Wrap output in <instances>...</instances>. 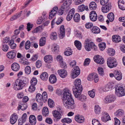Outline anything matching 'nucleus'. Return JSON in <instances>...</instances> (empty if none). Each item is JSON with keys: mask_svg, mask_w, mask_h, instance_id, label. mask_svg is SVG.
<instances>
[{"mask_svg": "<svg viewBox=\"0 0 125 125\" xmlns=\"http://www.w3.org/2000/svg\"><path fill=\"white\" fill-rule=\"evenodd\" d=\"M115 99V96L114 95H109L106 97L104 100V102L105 104L111 103L113 102Z\"/></svg>", "mask_w": 125, "mask_h": 125, "instance_id": "nucleus-8", "label": "nucleus"}, {"mask_svg": "<svg viewBox=\"0 0 125 125\" xmlns=\"http://www.w3.org/2000/svg\"><path fill=\"white\" fill-rule=\"evenodd\" d=\"M63 18L62 17H60L59 18L58 20L56 22V23L57 25H58L61 24L63 21Z\"/></svg>", "mask_w": 125, "mask_h": 125, "instance_id": "nucleus-61", "label": "nucleus"}, {"mask_svg": "<svg viewBox=\"0 0 125 125\" xmlns=\"http://www.w3.org/2000/svg\"><path fill=\"white\" fill-rule=\"evenodd\" d=\"M65 8V7H64L63 5H62L61 6V8L58 10V14L60 15L63 14Z\"/></svg>", "mask_w": 125, "mask_h": 125, "instance_id": "nucleus-45", "label": "nucleus"}, {"mask_svg": "<svg viewBox=\"0 0 125 125\" xmlns=\"http://www.w3.org/2000/svg\"><path fill=\"white\" fill-rule=\"evenodd\" d=\"M89 17L91 20L93 21H95L96 20L97 15L95 11H93L90 13Z\"/></svg>", "mask_w": 125, "mask_h": 125, "instance_id": "nucleus-11", "label": "nucleus"}, {"mask_svg": "<svg viewBox=\"0 0 125 125\" xmlns=\"http://www.w3.org/2000/svg\"><path fill=\"white\" fill-rule=\"evenodd\" d=\"M40 77L43 80L46 81L48 78V75L46 72L42 73L40 75Z\"/></svg>", "mask_w": 125, "mask_h": 125, "instance_id": "nucleus-31", "label": "nucleus"}, {"mask_svg": "<svg viewBox=\"0 0 125 125\" xmlns=\"http://www.w3.org/2000/svg\"><path fill=\"white\" fill-rule=\"evenodd\" d=\"M115 94L118 97L125 95V90L123 87L117 86L115 88Z\"/></svg>", "mask_w": 125, "mask_h": 125, "instance_id": "nucleus-3", "label": "nucleus"}, {"mask_svg": "<svg viewBox=\"0 0 125 125\" xmlns=\"http://www.w3.org/2000/svg\"><path fill=\"white\" fill-rule=\"evenodd\" d=\"M107 64L108 67L112 68L116 67L117 65V63L114 58L110 57L107 60Z\"/></svg>", "mask_w": 125, "mask_h": 125, "instance_id": "nucleus-4", "label": "nucleus"}, {"mask_svg": "<svg viewBox=\"0 0 125 125\" xmlns=\"http://www.w3.org/2000/svg\"><path fill=\"white\" fill-rule=\"evenodd\" d=\"M72 3L71 0H66L63 3L62 5L66 8L69 6Z\"/></svg>", "mask_w": 125, "mask_h": 125, "instance_id": "nucleus-43", "label": "nucleus"}, {"mask_svg": "<svg viewBox=\"0 0 125 125\" xmlns=\"http://www.w3.org/2000/svg\"><path fill=\"white\" fill-rule=\"evenodd\" d=\"M80 73V70L79 67L76 66L73 67L72 72L71 73V77L74 79L77 77Z\"/></svg>", "mask_w": 125, "mask_h": 125, "instance_id": "nucleus-6", "label": "nucleus"}, {"mask_svg": "<svg viewBox=\"0 0 125 125\" xmlns=\"http://www.w3.org/2000/svg\"><path fill=\"white\" fill-rule=\"evenodd\" d=\"M99 48L101 50H103L106 47V44L105 43L102 42L99 44Z\"/></svg>", "mask_w": 125, "mask_h": 125, "instance_id": "nucleus-50", "label": "nucleus"}, {"mask_svg": "<svg viewBox=\"0 0 125 125\" xmlns=\"http://www.w3.org/2000/svg\"><path fill=\"white\" fill-rule=\"evenodd\" d=\"M75 120L79 123H82L84 121L85 119L84 117L78 115H76L75 117Z\"/></svg>", "mask_w": 125, "mask_h": 125, "instance_id": "nucleus-25", "label": "nucleus"}, {"mask_svg": "<svg viewBox=\"0 0 125 125\" xmlns=\"http://www.w3.org/2000/svg\"><path fill=\"white\" fill-rule=\"evenodd\" d=\"M92 32L93 33L98 34L100 32V29L97 27L94 26L91 29Z\"/></svg>", "mask_w": 125, "mask_h": 125, "instance_id": "nucleus-28", "label": "nucleus"}, {"mask_svg": "<svg viewBox=\"0 0 125 125\" xmlns=\"http://www.w3.org/2000/svg\"><path fill=\"white\" fill-rule=\"evenodd\" d=\"M37 80L35 77H33L31 81V84L35 86L37 84Z\"/></svg>", "mask_w": 125, "mask_h": 125, "instance_id": "nucleus-51", "label": "nucleus"}, {"mask_svg": "<svg viewBox=\"0 0 125 125\" xmlns=\"http://www.w3.org/2000/svg\"><path fill=\"white\" fill-rule=\"evenodd\" d=\"M102 114L103 116L101 118V120L105 122L110 120L109 116L106 112H103Z\"/></svg>", "mask_w": 125, "mask_h": 125, "instance_id": "nucleus-12", "label": "nucleus"}, {"mask_svg": "<svg viewBox=\"0 0 125 125\" xmlns=\"http://www.w3.org/2000/svg\"><path fill=\"white\" fill-rule=\"evenodd\" d=\"M35 89V85L31 84L29 87L28 91L30 92H32L34 91Z\"/></svg>", "mask_w": 125, "mask_h": 125, "instance_id": "nucleus-58", "label": "nucleus"}, {"mask_svg": "<svg viewBox=\"0 0 125 125\" xmlns=\"http://www.w3.org/2000/svg\"><path fill=\"white\" fill-rule=\"evenodd\" d=\"M96 5L94 2L92 1L89 4V8L90 10H94L96 9Z\"/></svg>", "mask_w": 125, "mask_h": 125, "instance_id": "nucleus-34", "label": "nucleus"}, {"mask_svg": "<svg viewBox=\"0 0 125 125\" xmlns=\"http://www.w3.org/2000/svg\"><path fill=\"white\" fill-rule=\"evenodd\" d=\"M93 26V24L91 23H87L85 24V27L87 29H91Z\"/></svg>", "mask_w": 125, "mask_h": 125, "instance_id": "nucleus-57", "label": "nucleus"}, {"mask_svg": "<svg viewBox=\"0 0 125 125\" xmlns=\"http://www.w3.org/2000/svg\"><path fill=\"white\" fill-rule=\"evenodd\" d=\"M46 41V37H41L39 41V45L40 46H44L45 44Z\"/></svg>", "mask_w": 125, "mask_h": 125, "instance_id": "nucleus-33", "label": "nucleus"}, {"mask_svg": "<svg viewBox=\"0 0 125 125\" xmlns=\"http://www.w3.org/2000/svg\"><path fill=\"white\" fill-rule=\"evenodd\" d=\"M94 61L97 63L101 64L104 63V59L102 56L99 55H95L93 58Z\"/></svg>", "mask_w": 125, "mask_h": 125, "instance_id": "nucleus-7", "label": "nucleus"}, {"mask_svg": "<svg viewBox=\"0 0 125 125\" xmlns=\"http://www.w3.org/2000/svg\"><path fill=\"white\" fill-rule=\"evenodd\" d=\"M49 113L48 108L47 107H44L42 110V114L43 116H48Z\"/></svg>", "mask_w": 125, "mask_h": 125, "instance_id": "nucleus-36", "label": "nucleus"}, {"mask_svg": "<svg viewBox=\"0 0 125 125\" xmlns=\"http://www.w3.org/2000/svg\"><path fill=\"white\" fill-rule=\"evenodd\" d=\"M62 100L64 106L69 109H74L75 106L74 105V100L72 97L71 92L67 89H64L62 94Z\"/></svg>", "mask_w": 125, "mask_h": 125, "instance_id": "nucleus-1", "label": "nucleus"}, {"mask_svg": "<svg viewBox=\"0 0 125 125\" xmlns=\"http://www.w3.org/2000/svg\"><path fill=\"white\" fill-rule=\"evenodd\" d=\"M16 55V52L14 51H12L9 52L7 54V57L10 59L14 58Z\"/></svg>", "mask_w": 125, "mask_h": 125, "instance_id": "nucleus-18", "label": "nucleus"}, {"mask_svg": "<svg viewBox=\"0 0 125 125\" xmlns=\"http://www.w3.org/2000/svg\"><path fill=\"white\" fill-rule=\"evenodd\" d=\"M44 59L45 61L47 63L51 62L53 60L52 57L51 55H48L45 56Z\"/></svg>", "mask_w": 125, "mask_h": 125, "instance_id": "nucleus-30", "label": "nucleus"}, {"mask_svg": "<svg viewBox=\"0 0 125 125\" xmlns=\"http://www.w3.org/2000/svg\"><path fill=\"white\" fill-rule=\"evenodd\" d=\"M85 6L83 4L80 5L78 7L79 11L80 12H82L85 10Z\"/></svg>", "mask_w": 125, "mask_h": 125, "instance_id": "nucleus-62", "label": "nucleus"}, {"mask_svg": "<svg viewBox=\"0 0 125 125\" xmlns=\"http://www.w3.org/2000/svg\"><path fill=\"white\" fill-rule=\"evenodd\" d=\"M36 100L39 103V106H42L43 105V99L42 95L40 93L37 94L36 97Z\"/></svg>", "mask_w": 125, "mask_h": 125, "instance_id": "nucleus-9", "label": "nucleus"}, {"mask_svg": "<svg viewBox=\"0 0 125 125\" xmlns=\"http://www.w3.org/2000/svg\"><path fill=\"white\" fill-rule=\"evenodd\" d=\"M94 90L93 89L92 90L89 91L88 92V94L89 96L92 98H93L94 97L95 93L94 91Z\"/></svg>", "mask_w": 125, "mask_h": 125, "instance_id": "nucleus-54", "label": "nucleus"}, {"mask_svg": "<svg viewBox=\"0 0 125 125\" xmlns=\"http://www.w3.org/2000/svg\"><path fill=\"white\" fill-rule=\"evenodd\" d=\"M27 105L24 103H22L21 105H19L18 107V110H19L21 109L22 110H25L27 108Z\"/></svg>", "mask_w": 125, "mask_h": 125, "instance_id": "nucleus-35", "label": "nucleus"}, {"mask_svg": "<svg viewBox=\"0 0 125 125\" xmlns=\"http://www.w3.org/2000/svg\"><path fill=\"white\" fill-rule=\"evenodd\" d=\"M74 84L76 89H83L82 85L81 84V81L80 79H76L74 82Z\"/></svg>", "mask_w": 125, "mask_h": 125, "instance_id": "nucleus-13", "label": "nucleus"}, {"mask_svg": "<svg viewBox=\"0 0 125 125\" xmlns=\"http://www.w3.org/2000/svg\"><path fill=\"white\" fill-rule=\"evenodd\" d=\"M112 40L114 42L118 43L121 41V39L119 35H113L112 37Z\"/></svg>", "mask_w": 125, "mask_h": 125, "instance_id": "nucleus-27", "label": "nucleus"}, {"mask_svg": "<svg viewBox=\"0 0 125 125\" xmlns=\"http://www.w3.org/2000/svg\"><path fill=\"white\" fill-rule=\"evenodd\" d=\"M30 42L29 41H27L25 43V48L26 50L29 49L30 47Z\"/></svg>", "mask_w": 125, "mask_h": 125, "instance_id": "nucleus-47", "label": "nucleus"}, {"mask_svg": "<svg viewBox=\"0 0 125 125\" xmlns=\"http://www.w3.org/2000/svg\"><path fill=\"white\" fill-rule=\"evenodd\" d=\"M107 17L110 22L113 21L114 20V14L112 12L110 13L108 15Z\"/></svg>", "mask_w": 125, "mask_h": 125, "instance_id": "nucleus-40", "label": "nucleus"}, {"mask_svg": "<svg viewBox=\"0 0 125 125\" xmlns=\"http://www.w3.org/2000/svg\"><path fill=\"white\" fill-rule=\"evenodd\" d=\"M61 122L62 123H69L71 122V120L68 118H65L62 119Z\"/></svg>", "mask_w": 125, "mask_h": 125, "instance_id": "nucleus-52", "label": "nucleus"}, {"mask_svg": "<svg viewBox=\"0 0 125 125\" xmlns=\"http://www.w3.org/2000/svg\"><path fill=\"white\" fill-rule=\"evenodd\" d=\"M50 37L52 40H55L57 38V35L56 32L55 31L52 32L50 34Z\"/></svg>", "mask_w": 125, "mask_h": 125, "instance_id": "nucleus-32", "label": "nucleus"}, {"mask_svg": "<svg viewBox=\"0 0 125 125\" xmlns=\"http://www.w3.org/2000/svg\"><path fill=\"white\" fill-rule=\"evenodd\" d=\"M92 123L93 125H101L98 120L95 119L92 120Z\"/></svg>", "mask_w": 125, "mask_h": 125, "instance_id": "nucleus-59", "label": "nucleus"}, {"mask_svg": "<svg viewBox=\"0 0 125 125\" xmlns=\"http://www.w3.org/2000/svg\"><path fill=\"white\" fill-rule=\"evenodd\" d=\"M59 75L61 77L64 78L67 75V72L64 69L59 70L58 71Z\"/></svg>", "mask_w": 125, "mask_h": 125, "instance_id": "nucleus-22", "label": "nucleus"}, {"mask_svg": "<svg viewBox=\"0 0 125 125\" xmlns=\"http://www.w3.org/2000/svg\"><path fill=\"white\" fill-rule=\"evenodd\" d=\"M83 89H75L73 90V93L76 98H78L81 95Z\"/></svg>", "mask_w": 125, "mask_h": 125, "instance_id": "nucleus-16", "label": "nucleus"}, {"mask_svg": "<svg viewBox=\"0 0 125 125\" xmlns=\"http://www.w3.org/2000/svg\"><path fill=\"white\" fill-rule=\"evenodd\" d=\"M74 8H73L70 11L66 17V19L68 21H70L72 19L74 14Z\"/></svg>", "mask_w": 125, "mask_h": 125, "instance_id": "nucleus-20", "label": "nucleus"}, {"mask_svg": "<svg viewBox=\"0 0 125 125\" xmlns=\"http://www.w3.org/2000/svg\"><path fill=\"white\" fill-rule=\"evenodd\" d=\"M84 47L86 50L88 51H91L92 49L94 51H96L97 49L96 46L92 42H91L89 44V43H85Z\"/></svg>", "mask_w": 125, "mask_h": 125, "instance_id": "nucleus-5", "label": "nucleus"}, {"mask_svg": "<svg viewBox=\"0 0 125 125\" xmlns=\"http://www.w3.org/2000/svg\"><path fill=\"white\" fill-rule=\"evenodd\" d=\"M94 112L96 114H99L101 111V109L100 107L98 105H95L94 107Z\"/></svg>", "mask_w": 125, "mask_h": 125, "instance_id": "nucleus-38", "label": "nucleus"}, {"mask_svg": "<svg viewBox=\"0 0 125 125\" xmlns=\"http://www.w3.org/2000/svg\"><path fill=\"white\" fill-rule=\"evenodd\" d=\"M9 49V46L7 45L4 44L2 45V50L4 52H7Z\"/></svg>", "mask_w": 125, "mask_h": 125, "instance_id": "nucleus-64", "label": "nucleus"}, {"mask_svg": "<svg viewBox=\"0 0 125 125\" xmlns=\"http://www.w3.org/2000/svg\"><path fill=\"white\" fill-rule=\"evenodd\" d=\"M48 104L49 106L51 108L53 107L54 105V104L53 101L50 99H48Z\"/></svg>", "mask_w": 125, "mask_h": 125, "instance_id": "nucleus-49", "label": "nucleus"}, {"mask_svg": "<svg viewBox=\"0 0 125 125\" xmlns=\"http://www.w3.org/2000/svg\"><path fill=\"white\" fill-rule=\"evenodd\" d=\"M111 6L110 3H108L106 5L102 8V10L104 13H106L108 12L111 9Z\"/></svg>", "mask_w": 125, "mask_h": 125, "instance_id": "nucleus-15", "label": "nucleus"}, {"mask_svg": "<svg viewBox=\"0 0 125 125\" xmlns=\"http://www.w3.org/2000/svg\"><path fill=\"white\" fill-rule=\"evenodd\" d=\"M22 12V11H21L20 12L15 14L14 16L11 17L10 19V21H13L20 17L21 16Z\"/></svg>", "mask_w": 125, "mask_h": 125, "instance_id": "nucleus-37", "label": "nucleus"}, {"mask_svg": "<svg viewBox=\"0 0 125 125\" xmlns=\"http://www.w3.org/2000/svg\"><path fill=\"white\" fill-rule=\"evenodd\" d=\"M58 9V8L57 6L54 7L53 9L49 14V18L51 19L56 14Z\"/></svg>", "mask_w": 125, "mask_h": 125, "instance_id": "nucleus-10", "label": "nucleus"}, {"mask_svg": "<svg viewBox=\"0 0 125 125\" xmlns=\"http://www.w3.org/2000/svg\"><path fill=\"white\" fill-rule=\"evenodd\" d=\"M73 19L75 22H79L80 20V15L77 13H75L73 16Z\"/></svg>", "mask_w": 125, "mask_h": 125, "instance_id": "nucleus-39", "label": "nucleus"}, {"mask_svg": "<svg viewBox=\"0 0 125 125\" xmlns=\"http://www.w3.org/2000/svg\"><path fill=\"white\" fill-rule=\"evenodd\" d=\"M99 74L101 76H103L104 74V70L103 68L102 67H99L97 69Z\"/></svg>", "mask_w": 125, "mask_h": 125, "instance_id": "nucleus-56", "label": "nucleus"}, {"mask_svg": "<svg viewBox=\"0 0 125 125\" xmlns=\"http://www.w3.org/2000/svg\"><path fill=\"white\" fill-rule=\"evenodd\" d=\"M52 113L54 117L57 119H59L62 117V115L58 113L57 110L53 111Z\"/></svg>", "mask_w": 125, "mask_h": 125, "instance_id": "nucleus-26", "label": "nucleus"}, {"mask_svg": "<svg viewBox=\"0 0 125 125\" xmlns=\"http://www.w3.org/2000/svg\"><path fill=\"white\" fill-rule=\"evenodd\" d=\"M78 98L80 101H83L86 100V96L83 95H81Z\"/></svg>", "mask_w": 125, "mask_h": 125, "instance_id": "nucleus-63", "label": "nucleus"}, {"mask_svg": "<svg viewBox=\"0 0 125 125\" xmlns=\"http://www.w3.org/2000/svg\"><path fill=\"white\" fill-rule=\"evenodd\" d=\"M115 77L117 80H120L122 78V74L120 72L118 71L114 72Z\"/></svg>", "mask_w": 125, "mask_h": 125, "instance_id": "nucleus-23", "label": "nucleus"}, {"mask_svg": "<svg viewBox=\"0 0 125 125\" xmlns=\"http://www.w3.org/2000/svg\"><path fill=\"white\" fill-rule=\"evenodd\" d=\"M118 5L120 9L123 10H125V0H119Z\"/></svg>", "mask_w": 125, "mask_h": 125, "instance_id": "nucleus-17", "label": "nucleus"}, {"mask_svg": "<svg viewBox=\"0 0 125 125\" xmlns=\"http://www.w3.org/2000/svg\"><path fill=\"white\" fill-rule=\"evenodd\" d=\"M95 73H92L89 74L87 77V79L88 80L91 81L94 79V76L95 75Z\"/></svg>", "mask_w": 125, "mask_h": 125, "instance_id": "nucleus-60", "label": "nucleus"}, {"mask_svg": "<svg viewBox=\"0 0 125 125\" xmlns=\"http://www.w3.org/2000/svg\"><path fill=\"white\" fill-rule=\"evenodd\" d=\"M43 102H45L47 101V93L45 92H43L42 95Z\"/></svg>", "mask_w": 125, "mask_h": 125, "instance_id": "nucleus-48", "label": "nucleus"}, {"mask_svg": "<svg viewBox=\"0 0 125 125\" xmlns=\"http://www.w3.org/2000/svg\"><path fill=\"white\" fill-rule=\"evenodd\" d=\"M65 30L64 26L63 25L61 26L60 28V32L59 33V36L60 38L62 39L64 37Z\"/></svg>", "mask_w": 125, "mask_h": 125, "instance_id": "nucleus-21", "label": "nucleus"}, {"mask_svg": "<svg viewBox=\"0 0 125 125\" xmlns=\"http://www.w3.org/2000/svg\"><path fill=\"white\" fill-rule=\"evenodd\" d=\"M31 71V68L29 66H27L25 69V73L27 74H29L30 73Z\"/></svg>", "mask_w": 125, "mask_h": 125, "instance_id": "nucleus-53", "label": "nucleus"}, {"mask_svg": "<svg viewBox=\"0 0 125 125\" xmlns=\"http://www.w3.org/2000/svg\"><path fill=\"white\" fill-rule=\"evenodd\" d=\"M57 79L56 76L53 74L51 75L49 78V81L52 84L55 83Z\"/></svg>", "mask_w": 125, "mask_h": 125, "instance_id": "nucleus-29", "label": "nucleus"}, {"mask_svg": "<svg viewBox=\"0 0 125 125\" xmlns=\"http://www.w3.org/2000/svg\"><path fill=\"white\" fill-rule=\"evenodd\" d=\"M52 51L54 53H57L59 51V48L58 46L55 45H53V47L52 48Z\"/></svg>", "mask_w": 125, "mask_h": 125, "instance_id": "nucleus-55", "label": "nucleus"}, {"mask_svg": "<svg viewBox=\"0 0 125 125\" xmlns=\"http://www.w3.org/2000/svg\"><path fill=\"white\" fill-rule=\"evenodd\" d=\"M28 83V80L26 77H23L21 79H17L13 83V88L16 91L21 90Z\"/></svg>", "mask_w": 125, "mask_h": 125, "instance_id": "nucleus-2", "label": "nucleus"}, {"mask_svg": "<svg viewBox=\"0 0 125 125\" xmlns=\"http://www.w3.org/2000/svg\"><path fill=\"white\" fill-rule=\"evenodd\" d=\"M74 44L77 48L79 50L81 49V42L77 40H76L74 42Z\"/></svg>", "mask_w": 125, "mask_h": 125, "instance_id": "nucleus-42", "label": "nucleus"}, {"mask_svg": "<svg viewBox=\"0 0 125 125\" xmlns=\"http://www.w3.org/2000/svg\"><path fill=\"white\" fill-rule=\"evenodd\" d=\"M18 118V116L15 113L12 115L10 117V123L12 124H14L17 121Z\"/></svg>", "mask_w": 125, "mask_h": 125, "instance_id": "nucleus-14", "label": "nucleus"}, {"mask_svg": "<svg viewBox=\"0 0 125 125\" xmlns=\"http://www.w3.org/2000/svg\"><path fill=\"white\" fill-rule=\"evenodd\" d=\"M66 51L64 52L65 55L66 56H69L72 54V51L70 48H68L66 49Z\"/></svg>", "mask_w": 125, "mask_h": 125, "instance_id": "nucleus-41", "label": "nucleus"}, {"mask_svg": "<svg viewBox=\"0 0 125 125\" xmlns=\"http://www.w3.org/2000/svg\"><path fill=\"white\" fill-rule=\"evenodd\" d=\"M11 66L12 70L15 71H18L20 68L19 64L16 62H14L12 64Z\"/></svg>", "mask_w": 125, "mask_h": 125, "instance_id": "nucleus-24", "label": "nucleus"}, {"mask_svg": "<svg viewBox=\"0 0 125 125\" xmlns=\"http://www.w3.org/2000/svg\"><path fill=\"white\" fill-rule=\"evenodd\" d=\"M108 53L110 56H113L115 53V50L113 49L109 48L108 49Z\"/></svg>", "mask_w": 125, "mask_h": 125, "instance_id": "nucleus-46", "label": "nucleus"}, {"mask_svg": "<svg viewBox=\"0 0 125 125\" xmlns=\"http://www.w3.org/2000/svg\"><path fill=\"white\" fill-rule=\"evenodd\" d=\"M46 13L45 12H43L42 14V16L38 18L37 22V24H40L44 22L45 21V19L46 17Z\"/></svg>", "mask_w": 125, "mask_h": 125, "instance_id": "nucleus-19", "label": "nucleus"}, {"mask_svg": "<svg viewBox=\"0 0 125 125\" xmlns=\"http://www.w3.org/2000/svg\"><path fill=\"white\" fill-rule=\"evenodd\" d=\"M124 114L123 110H119L117 111L115 113V115L117 117L121 116L123 115Z\"/></svg>", "mask_w": 125, "mask_h": 125, "instance_id": "nucleus-44", "label": "nucleus"}]
</instances>
